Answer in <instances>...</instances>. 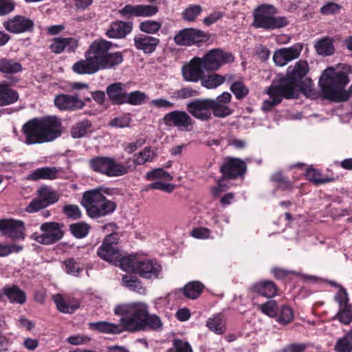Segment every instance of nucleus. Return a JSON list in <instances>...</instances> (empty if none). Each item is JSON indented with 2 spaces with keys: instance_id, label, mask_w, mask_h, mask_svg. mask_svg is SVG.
<instances>
[{
  "instance_id": "obj_45",
  "label": "nucleus",
  "mask_w": 352,
  "mask_h": 352,
  "mask_svg": "<svg viewBox=\"0 0 352 352\" xmlns=\"http://www.w3.org/2000/svg\"><path fill=\"white\" fill-rule=\"evenodd\" d=\"M147 98L145 93L141 91H133L129 94L126 93L124 104L138 106L144 104Z\"/></svg>"
},
{
  "instance_id": "obj_8",
  "label": "nucleus",
  "mask_w": 352,
  "mask_h": 352,
  "mask_svg": "<svg viewBox=\"0 0 352 352\" xmlns=\"http://www.w3.org/2000/svg\"><path fill=\"white\" fill-rule=\"evenodd\" d=\"M63 226V224L55 221L45 222L40 226L42 234H38L34 232L30 238L43 245H49L56 243L64 236Z\"/></svg>"
},
{
  "instance_id": "obj_26",
  "label": "nucleus",
  "mask_w": 352,
  "mask_h": 352,
  "mask_svg": "<svg viewBox=\"0 0 352 352\" xmlns=\"http://www.w3.org/2000/svg\"><path fill=\"white\" fill-rule=\"evenodd\" d=\"M3 293L11 303L23 305L27 301L25 292L16 285H5Z\"/></svg>"
},
{
  "instance_id": "obj_32",
  "label": "nucleus",
  "mask_w": 352,
  "mask_h": 352,
  "mask_svg": "<svg viewBox=\"0 0 352 352\" xmlns=\"http://www.w3.org/2000/svg\"><path fill=\"white\" fill-rule=\"evenodd\" d=\"M53 300L58 310L64 314H72L80 307L78 302H71L65 300L60 294L53 296Z\"/></svg>"
},
{
  "instance_id": "obj_1",
  "label": "nucleus",
  "mask_w": 352,
  "mask_h": 352,
  "mask_svg": "<svg viewBox=\"0 0 352 352\" xmlns=\"http://www.w3.org/2000/svg\"><path fill=\"white\" fill-rule=\"evenodd\" d=\"M147 311V306L143 303L118 305L114 309V314L122 316L120 318V324L99 321L89 323V327L93 331L109 334H120L124 331H144Z\"/></svg>"
},
{
  "instance_id": "obj_37",
  "label": "nucleus",
  "mask_w": 352,
  "mask_h": 352,
  "mask_svg": "<svg viewBox=\"0 0 352 352\" xmlns=\"http://www.w3.org/2000/svg\"><path fill=\"white\" fill-rule=\"evenodd\" d=\"M90 230L91 226L84 221L72 223L69 226V230L71 234L76 239L86 237L89 233Z\"/></svg>"
},
{
  "instance_id": "obj_15",
  "label": "nucleus",
  "mask_w": 352,
  "mask_h": 352,
  "mask_svg": "<svg viewBox=\"0 0 352 352\" xmlns=\"http://www.w3.org/2000/svg\"><path fill=\"white\" fill-rule=\"evenodd\" d=\"M162 271V266L153 259L138 260L135 266V274L145 279L156 278Z\"/></svg>"
},
{
  "instance_id": "obj_3",
  "label": "nucleus",
  "mask_w": 352,
  "mask_h": 352,
  "mask_svg": "<svg viewBox=\"0 0 352 352\" xmlns=\"http://www.w3.org/2000/svg\"><path fill=\"white\" fill-rule=\"evenodd\" d=\"M21 132L28 145L50 142L61 135L62 122L55 116L34 118L22 126Z\"/></svg>"
},
{
  "instance_id": "obj_38",
  "label": "nucleus",
  "mask_w": 352,
  "mask_h": 352,
  "mask_svg": "<svg viewBox=\"0 0 352 352\" xmlns=\"http://www.w3.org/2000/svg\"><path fill=\"white\" fill-rule=\"evenodd\" d=\"M124 58L122 52H116L113 53H109L107 52L105 58L101 65V69L113 68L121 64Z\"/></svg>"
},
{
  "instance_id": "obj_6",
  "label": "nucleus",
  "mask_w": 352,
  "mask_h": 352,
  "mask_svg": "<svg viewBox=\"0 0 352 352\" xmlns=\"http://www.w3.org/2000/svg\"><path fill=\"white\" fill-rule=\"evenodd\" d=\"M348 82L346 72L341 70L340 67L327 68L320 78L322 90L329 98L336 96Z\"/></svg>"
},
{
  "instance_id": "obj_41",
  "label": "nucleus",
  "mask_w": 352,
  "mask_h": 352,
  "mask_svg": "<svg viewBox=\"0 0 352 352\" xmlns=\"http://www.w3.org/2000/svg\"><path fill=\"white\" fill-rule=\"evenodd\" d=\"M206 102L212 109L213 114L216 117L224 118L232 113V110L227 104L210 99H207Z\"/></svg>"
},
{
  "instance_id": "obj_14",
  "label": "nucleus",
  "mask_w": 352,
  "mask_h": 352,
  "mask_svg": "<svg viewBox=\"0 0 352 352\" xmlns=\"http://www.w3.org/2000/svg\"><path fill=\"white\" fill-rule=\"evenodd\" d=\"M159 11L158 7L153 5H131L124 6L119 12L127 19L131 17H150L156 14Z\"/></svg>"
},
{
  "instance_id": "obj_20",
  "label": "nucleus",
  "mask_w": 352,
  "mask_h": 352,
  "mask_svg": "<svg viewBox=\"0 0 352 352\" xmlns=\"http://www.w3.org/2000/svg\"><path fill=\"white\" fill-rule=\"evenodd\" d=\"M133 41L136 49L143 51L145 54L155 52L160 42L157 38L144 34L135 36Z\"/></svg>"
},
{
  "instance_id": "obj_9",
  "label": "nucleus",
  "mask_w": 352,
  "mask_h": 352,
  "mask_svg": "<svg viewBox=\"0 0 352 352\" xmlns=\"http://www.w3.org/2000/svg\"><path fill=\"white\" fill-rule=\"evenodd\" d=\"M90 100V96L85 94H60L56 96L54 104L60 111H75L83 109L85 106V101Z\"/></svg>"
},
{
  "instance_id": "obj_39",
  "label": "nucleus",
  "mask_w": 352,
  "mask_h": 352,
  "mask_svg": "<svg viewBox=\"0 0 352 352\" xmlns=\"http://www.w3.org/2000/svg\"><path fill=\"white\" fill-rule=\"evenodd\" d=\"M156 153L151 146H146L138 154L135 155L133 162L136 165H142L146 162H153Z\"/></svg>"
},
{
  "instance_id": "obj_51",
  "label": "nucleus",
  "mask_w": 352,
  "mask_h": 352,
  "mask_svg": "<svg viewBox=\"0 0 352 352\" xmlns=\"http://www.w3.org/2000/svg\"><path fill=\"white\" fill-rule=\"evenodd\" d=\"M294 318L292 309L287 306H283L277 316V321L280 324H287Z\"/></svg>"
},
{
  "instance_id": "obj_63",
  "label": "nucleus",
  "mask_w": 352,
  "mask_h": 352,
  "mask_svg": "<svg viewBox=\"0 0 352 352\" xmlns=\"http://www.w3.org/2000/svg\"><path fill=\"white\" fill-rule=\"evenodd\" d=\"M340 8V6L336 3L329 2L320 8V12L325 15L333 14L338 13Z\"/></svg>"
},
{
  "instance_id": "obj_35",
  "label": "nucleus",
  "mask_w": 352,
  "mask_h": 352,
  "mask_svg": "<svg viewBox=\"0 0 352 352\" xmlns=\"http://www.w3.org/2000/svg\"><path fill=\"white\" fill-rule=\"evenodd\" d=\"M38 196L41 199L46 207L55 204L58 201V193L47 186H43L37 190Z\"/></svg>"
},
{
  "instance_id": "obj_44",
  "label": "nucleus",
  "mask_w": 352,
  "mask_h": 352,
  "mask_svg": "<svg viewBox=\"0 0 352 352\" xmlns=\"http://www.w3.org/2000/svg\"><path fill=\"white\" fill-rule=\"evenodd\" d=\"M337 352L352 351V331L348 332L344 337L340 338L335 344Z\"/></svg>"
},
{
  "instance_id": "obj_42",
  "label": "nucleus",
  "mask_w": 352,
  "mask_h": 352,
  "mask_svg": "<svg viewBox=\"0 0 352 352\" xmlns=\"http://www.w3.org/2000/svg\"><path fill=\"white\" fill-rule=\"evenodd\" d=\"M163 329V322L161 318L155 314H150L147 311V314L144 321V331L152 330L160 331Z\"/></svg>"
},
{
  "instance_id": "obj_18",
  "label": "nucleus",
  "mask_w": 352,
  "mask_h": 352,
  "mask_svg": "<svg viewBox=\"0 0 352 352\" xmlns=\"http://www.w3.org/2000/svg\"><path fill=\"white\" fill-rule=\"evenodd\" d=\"M246 170L245 163L239 158H228L221 167V171L225 177L236 178L243 175Z\"/></svg>"
},
{
  "instance_id": "obj_2",
  "label": "nucleus",
  "mask_w": 352,
  "mask_h": 352,
  "mask_svg": "<svg viewBox=\"0 0 352 352\" xmlns=\"http://www.w3.org/2000/svg\"><path fill=\"white\" fill-rule=\"evenodd\" d=\"M308 69L307 63L302 60L297 62L294 67L289 66L287 68V77L279 84H272L268 88L267 93L270 98L263 101L262 109L265 111H270L278 104L283 98H295L298 97L300 92H305L302 79Z\"/></svg>"
},
{
  "instance_id": "obj_5",
  "label": "nucleus",
  "mask_w": 352,
  "mask_h": 352,
  "mask_svg": "<svg viewBox=\"0 0 352 352\" xmlns=\"http://www.w3.org/2000/svg\"><path fill=\"white\" fill-rule=\"evenodd\" d=\"M276 9L271 5L258 6L254 12L252 25L256 28L274 30L285 27L289 23L285 16H275Z\"/></svg>"
},
{
  "instance_id": "obj_49",
  "label": "nucleus",
  "mask_w": 352,
  "mask_h": 352,
  "mask_svg": "<svg viewBox=\"0 0 352 352\" xmlns=\"http://www.w3.org/2000/svg\"><path fill=\"white\" fill-rule=\"evenodd\" d=\"M305 176L308 180L316 184H324L331 181L327 177H323L320 172L312 168L307 170Z\"/></svg>"
},
{
  "instance_id": "obj_50",
  "label": "nucleus",
  "mask_w": 352,
  "mask_h": 352,
  "mask_svg": "<svg viewBox=\"0 0 352 352\" xmlns=\"http://www.w3.org/2000/svg\"><path fill=\"white\" fill-rule=\"evenodd\" d=\"M336 317L344 324H349L352 321V305L340 309Z\"/></svg>"
},
{
  "instance_id": "obj_16",
  "label": "nucleus",
  "mask_w": 352,
  "mask_h": 352,
  "mask_svg": "<svg viewBox=\"0 0 352 352\" xmlns=\"http://www.w3.org/2000/svg\"><path fill=\"white\" fill-rule=\"evenodd\" d=\"M6 30L14 34L32 32L34 23L32 20L22 15H16L3 23Z\"/></svg>"
},
{
  "instance_id": "obj_28",
  "label": "nucleus",
  "mask_w": 352,
  "mask_h": 352,
  "mask_svg": "<svg viewBox=\"0 0 352 352\" xmlns=\"http://www.w3.org/2000/svg\"><path fill=\"white\" fill-rule=\"evenodd\" d=\"M97 255L101 259L113 263L120 258V251L118 248H113L102 242L101 245L98 248Z\"/></svg>"
},
{
  "instance_id": "obj_52",
  "label": "nucleus",
  "mask_w": 352,
  "mask_h": 352,
  "mask_svg": "<svg viewBox=\"0 0 352 352\" xmlns=\"http://www.w3.org/2000/svg\"><path fill=\"white\" fill-rule=\"evenodd\" d=\"M131 122L130 114H124L113 118L109 123L111 127L124 128L129 126Z\"/></svg>"
},
{
  "instance_id": "obj_47",
  "label": "nucleus",
  "mask_w": 352,
  "mask_h": 352,
  "mask_svg": "<svg viewBox=\"0 0 352 352\" xmlns=\"http://www.w3.org/2000/svg\"><path fill=\"white\" fill-rule=\"evenodd\" d=\"M162 28V23L153 20H145L139 24L141 32L146 34H156Z\"/></svg>"
},
{
  "instance_id": "obj_33",
  "label": "nucleus",
  "mask_w": 352,
  "mask_h": 352,
  "mask_svg": "<svg viewBox=\"0 0 352 352\" xmlns=\"http://www.w3.org/2000/svg\"><path fill=\"white\" fill-rule=\"evenodd\" d=\"M252 289L267 298H272L277 293V288L273 282L270 280L261 281L256 283L252 286Z\"/></svg>"
},
{
  "instance_id": "obj_53",
  "label": "nucleus",
  "mask_w": 352,
  "mask_h": 352,
  "mask_svg": "<svg viewBox=\"0 0 352 352\" xmlns=\"http://www.w3.org/2000/svg\"><path fill=\"white\" fill-rule=\"evenodd\" d=\"M197 93L196 89L190 87H185L174 91L171 98L175 100L186 99L195 96Z\"/></svg>"
},
{
  "instance_id": "obj_54",
  "label": "nucleus",
  "mask_w": 352,
  "mask_h": 352,
  "mask_svg": "<svg viewBox=\"0 0 352 352\" xmlns=\"http://www.w3.org/2000/svg\"><path fill=\"white\" fill-rule=\"evenodd\" d=\"M64 264L65 265V272L69 274L77 276L83 270L73 258L65 260Z\"/></svg>"
},
{
  "instance_id": "obj_60",
  "label": "nucleus",
  "mask_w": 352,
  "mask_h": 352,
  "mask_svg": "<svg viewBox=\"0 0 352 352\" xmlns=\"http://www.w3.org/2000/svg\"><path fill=\"white\" fill-rule=\"evenodd\" d=\"M47 208L41 199L38 197L33 199L26 207L25 210L29 213L36 212L43 208Z\"/></svg>"
},
{
  "instance_id": "obj_25",
  "label": "nucleus",
  "mask_w": 352,
  "mask_h": 352,
  "mask_svg": "<svg viewBox=\"0 0 352 352\" xmlns=\"http://www.w3.org/2000/svg\"><path fill=\"white\" fill-rule=\"evenodd\" d=\"M174 41L179 46H190L198 41V30L184 28L174 36Z\"/></svg>"
},
{
  "instance_id": "obj_31",
  "label": "nucleus",
  "mask_w": 352,
  "mask_h": 352,
  "mask_svg": "<svg viewBox=\"0 0 352 352\" xmlns=\"http://www.w3.org/2000/svg\"><path fill=\"white\" fill-rule=\"evenodd\" d=\"M22 65L14 59L0 58V73L5 75H13L22 72Z\"/></svg>"
},
{
  "instance_id": "obj_13",
  "label": "nucleus",
  "mask_w": 352,
  "mask_h": 352,
  "mask_svg": "<svg viewBox=\"0 0 352 352\" xmlns=\"http://www.w3.org/2000/svg\"><path fill=\"white\" fill-rule=\"evenodd\" d=\"M112 43L104 39L95 40L89 45V49L85 54L96 66L100 67L105 58L107 52L111 48Z\"/></svg>"
},
{
  "instance_id": "obj_19",
  "label": "nucleus",
  "mask_w": 352,
  "mask_h": 352,
  "mask_svg": "<svg viewBox=\"0 0 352 352\" xmlns=\"http://www.w3.org/2000/svg\"><path fill=\"white\" fill-rule=\"evenodd\" d=\"M133 30L131 22H125L117 20L113 21L105 35L109 38H124L130 34Z\"/></svg>"
},
{
  "instance_id": "obj_59",
  "label": "nucleus",
  "mask_w": 352,
  "mask_h": 352,
  "mask_svg": "<svg viewBox=\"0 0 352 352\" xmlns=\"http://www.w3.org/2000/svg\"><path fill=\"white\" fill-rule=\"evenodd\" d=\"M138 260L129 258L128 256H122L118 260L120 261L122 268L125 271H132L135 273V266Z\"/></svg>"
},
{
  "instance_id": "obj_27",
  "label": "nucleus",
  "mask_w": 352,
  "mask_h": 352,
  "mask_svg": "<svg viewBox=\"0 0 352 352\" xmlns=\"http://www.w3.org/2000/svg\"><path fill=\"white\" fill-rule=\"evenodd\" d=\"M93 124L88 119H83L75 123L70 131L71 136L75 139L87 137L93 131Z\"/></svg>"
},
{
  "instance_id": "obj_30",
  "label": "nucleus",
  "mask_w": 352,
  "mask_h": 352,
  "mask_svg": "<svg viewBox=\"0 0 352 352\" xmlns=\"http://www.w3.org/2000/svg\"><path fill=\"white\" fill-rule=\"evenodd\" d=\"M182 73L184 79L189 82L198 81V56L193 57L191 60L182 67Z\"/></svg>"
},
{
  "instance_id": "obj_4",
  "label": "nucleus",
  "mask_w": 352,
  "mask_h": 352,
  "mask_svg": "<svg viewBox=\"0 0 352 352\" xmlns=\"http://www.w3.org/2000/svg\"><path fill=\"white\" fill-rule=\"evenodd\" d=\"M87 214L91 219H99L111 214L117 208L116 202L111 201L99 189L84 192L81 201Z\"/></svg>"
},
{
  "instance_id": "obj_17",
  "label": "nucleus",
  "mask_w": 352,
  "mask_h": 352,
  "mask_svg": "<svg viewBox=\"0 0 352 352\" xmlns=\"http://www.w3.org/2000/svg\"><path fill=\"white\" fill-rule=\"evenodd\" d=\"M300 44H295L289 47H283L275 51L273 59L277 66H284L287 63L297 58L302 51Z\"/></svg>"
},
{
  "instance_id": "obj_55",
  "label": "nucleus",
  "mask_w": 352,
  "mask_h": 352,
  "mask_svg": "<svg viewBox=\"0 0 352 352\" xmlns=\"http://www.w3.org/2000/svg\"><path fill=\"white\" fill-rule=\"evenodd\" d=\"M230 90L237 99L243 98L248 95L249 91L247 87L240 81L233 82L230 87Z\"/></svg>"
},
{
  "instance_id": "obj_36",
  "label": "nucleus",
  "mask_w": 352,
  "mask_h": 352,
  "mask_svg": "<svg viewBox=\"0 0 352 352\" xmlns=\"http://www.w3.org/2000/svg\"><path fill=\"white\" fill-rule=\"evenodd\" d=\"M206 326L217 334H222L226 331L225 320L219 314L208 318Z\"/></svg>"
},
{
  "instance_id": "obj_11",
  "label": "nucleus",
  "mask_w": 352,
  "mask_h": 352,
  "mask_svg": "<svg viewBox=\"0 0 352 352\" xmlns=\"http://www.w3.org/2000/svg\"><path fill=\"white\" fill-rule=\"evenodd\" d=\"M234 56L231 54L224 52L219 49L210 50L203 57L199 58V68L201 67L209 70H217L223 64L231 63Z\"/></svg>"
},
{
  "instance_id": "obj_48",
  "label": "nucleus",
  "mask_w": 352,
  "mask_h": 352,
  "mask_svg": "<svg viewBox=\"0 0 352 352\" xmlns=\"http://www.w3.org/2000/svg\"><path fill=\"white\" fill-rule=\"evenodd\" d=\"M146 179L148 181H153L157 179H164L168 181H172L173 177L163 168H159L153 169L146 173Z\"/></svg>"
},
{
  "instance_id": "obj_62",
  "label": "nucleus",
  "mask_w": 352,
  "mask_h": 352,
  "mask_svg": "<svg viewBox=\"0 0 352 352\" xmlns=\"http://www.w3.org/2000/svg\"><path fill=\"white\" fill-rule=\"evenodd\" d=\"M14 8L15 3L12 0H0V16L8 14Z\"/></svg>"
},
{
  "instance_id": "obj_64",
  "label": "nucleus",
  "mask_w": 352,
  "mask_h": 352,
  "mask_svg": "<svg viewBox=\"0 0 352 352\" xmlns=\"http://www.w3.org/2000/svg\"><path fill=\"white\" fill-rule=\"evenodd\" d=\"M173 346L177 349V352H192V348L189 343L180 339H174L173 341Z\"/></svg>"
},
{
  "instance_id": "obj_57",
  "label": "nucleus",
  "mask_w": 352,
  "mask_h": 352,
  "mask_svg": "<svg viewBox=\"0 0 352 352\" xmlns=\"http://www.w3.org/2000/svg\"><path fill=\"white\" fill-rule=\"evenodd\" d=\"M182 18L188 22L195 21L198 16V5H191L182 12Z\"/></svg>"
},
{
  "instance_id": "obj_10",
  "label": "nucleus",
  "mask_w": 352,
  "mask_h": 352,
  "mask_svg": "<svg viewBox=\"0 0 352 352\" xmlns=\"http://www.w3.org/2000/svg\"><path fill=\"white\" fill-rule=\"evenodd\" d=\"M164 124L168 127H175L182 131H190L194 127L195 120L184 111L175 110L162 118Z\"/></svg>"
},
{
  "instance_id": "obj_56",
  "label": "nucleus",
  "mask_w": 352,
  "mask_h": 352,
  "mask_svg": "<svg viewBox=\"0 0 352 352\" xmlns=\"http://www.w3.org/2000/svg\"><path fill=\"white\" fill-rule=\"evenodd\" d=\"M63 211L69 219L73 220L79 219L82 217L80 209L77 205H66L63 207Z\"/></svg>"
},
{
  "instance_id": "obj_43",
  "label": "nucleus",
  "mask_w": 352,
  "mask_h": 352,
  "mask_svg": "<svg viewBox=\"0 0 352 352\" xmlns=\"http://www.w3.org/2000/svg\"><path fill=\"white\" fill-rule=\"evenodd\" d=\"M122 281L125 287L132 291L139 294H141L144 291L142 283L136 277L131 275H124L122 276Z\"/></svg>"
},
{
  "instance_id": "obj_29",
  "label": "nucleus",
  "mask_w": 352,
  "mask_h": 352,
  "mask_svg": "<svg viewBox=\"0 0 352 352\" xmlns=\"http://www.w3.org/2000/svg\"><path fill=\"white\" fill-rule=\"evenodd\" d=\"M74 72L78 74H92L100 70V67L96 66L89 57L85 56V60H80L73 65Z\"/></svg>"
},
{
  "instance_id": "obj_61",
  "label": "nucleus",
  "mask_w": 352,
  "mask_h": 352,
  "mask_svg": "<svg viewBox=\"0 0 352 352\" xmlns=\"http://www.w3.org/2000/svg\"><path fill=\"white\" fill-rule=\"evenodd\" d=\"M206 102L207 99L199 100V120H208L211 117L212 109Z\"/></svg>"
},
{
  "instance_id": "obj_12",
  "label": "nucleus",
  "mask_w": 352,
  "mask_h": 352,
  "mask_svg": "<svg viewBox=\"0 0 352 352\" xmlns=\"http://www.w3.org/2000/svg\"><path fill=\"white\" fill-rule=\"evenodd\" d=\"M25 223L21 220L3 219L0 220V232L14 241L24 240L25 238Z\"/></svg>"
},
{
  "instance_id": "obj_40",
  "label": "nucleus",
  "mask_w": 352,
  "mask_h": 352,
  "mask_svg": "<svg viewBox=\"0 0 352 352\" xmlns=\"http://www.w3.org/2000/svg\"><path fill=\"white\" fill-rule=\"evenodd\" d=\"M182 294L188 298H197L198 296V280L188 283L183 288L176 290L175 295L179 297Z\"/></svg>"
},
{
  "instance_id": "obj_24",
  "label": "nucleus",
  "mask_w": 352,
  "mask_h": 352,
  "mask_svg": "<svg viewBox=\"0 0 352 352\" xmlns=\"http://www.w3.org/2000/svg\"><path fill=\"white\" fill-rule=\"evenodd\" d=\"M61 168L55 166H45L38 168L28 175V179L30 180L37 181L40 179H55L59 176Z\"/></svg>"
},
{
  "instance_id": "obj_21",
  "label": "nucleus",
  "mask_w": 352,
  "mask_h": 352,
  "mask_svg": "<svg viewBox=\"0 0 352 352\" xmlns=\"http://www.w3.org/2000/svg\"><path fill=\"white\" fill-rule=\"evenodd\" d=\"M78 47L77 41L72 37L54 38L50 45V50L55 54H60L65 50L68 52H74Z\"/></svg>"
},
{
  "instance_id": "obj_7",
  "label": "nucleus",
  "mask_w": 352,
  "mask_h": 352,
  "mask_svg": "<svg viewBox=\"0 0 352 352\" xmlns=\"http://www.w3.org/2000/svg\"><path fill=\"white\" fill-rule=\"evenodd\" d=\"M89 168L95 173L109 177H120L127 174L129 167L116 162L114 157L95 156L89 160Z\"/></svg>"
},
{
  "instance_id": "obj_34",
  "label": "nucleus",
  "mask_w": 352,
  "mask_h": 352,
  "mask_svg": "<svg viewBox=\"0 0 352 352\" xmlns=\"http://www.w3.org/2000/svg\"><path fill=\"white\" fill-rule=\"evenodd\" d=\"M199 80L201 85L208 89H216L224 83L223 76L215 73L203 76L199 74Z\"/></svg>"
},
{
  "instance_id": "obj_58",
  "label": "nucleus",
  "mask_w": 352,
  "mask_h": 352,
  "mask_svg": "<svg viewBox=\"0 0 352 352\" xmlns=\"http://www.w3.org/2000/svg\"><path fill=\"white\" fill-rule=\"evenodd\" d=\"M261 311L265 315L272 318L277 314V304L274 300H270L260 306Z\"/></svg>"
},
{
  "instance_id": "obj_22",
  "label": "nucleus",
  "mask_w": 352,
  "mask_h": 352,
  "mask_svg": "<svg viewBox=\"0 0 352 352\" xmlns=\"http://www.w3.org/2000/svg\"><path fill=\"white\" fill-rule=\"evenodd\" d=\"M125 85L122 82H114L109 85L106 89V93L115 105H120L124 104L126 96V91L124 90Z\"/></svg>"
},
{
  "instance_id": "obj_23",
  "label": "nucleus",
  "mask_w": 352,
  "mask_h": 352,
  "mask_svg": "<svg viewBox=\"0 0 352 352\" xmlns=\"http://www.w3.org/2000/svg\"><path fill=\"white\" fill-rule=\"evenodd\" d=\"M18 91L6 81L0 82V107L8 106L19 100Z\"/></svg>"
},
{
  "instance_id": "obj_46",
  "label": "nucleus",
  "mask_w": 352,
  "mask_h": 352,
  "mask_svg": "<svg viewBox=\"0 0 352 352\" xmlns=\"http://www.w3.org/2000/svg\"><path fill=\"white\" fill-rule=\"evenodd\" d=\"M316 50L320 55L329 56L334 52V47L329 38H323L317 42L315 45Z\"/></svg>"
}]
</instances>
